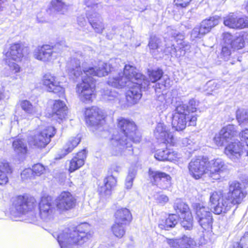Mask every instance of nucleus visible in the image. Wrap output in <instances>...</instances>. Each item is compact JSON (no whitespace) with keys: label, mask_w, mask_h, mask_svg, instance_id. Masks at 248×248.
I'll return each instance as SVG.
<instances>
[{"label":"nucleus","mask_w":248,"mask_h":248,"mask_svg":"<svg viewBox=\"0 0 248 248\" xmlns=\"http://www.w3.org/2000/svg\"><path fill=\"white\" fill-rule=\"evenodd\" d=\"M85 115L86 124L90 126L95 127L102 125L105 121L102 111L96 107L87 108Z\"/></svg>","instance_id":"dca6fc26"},{"label":"nucleus","mask_w":248,"mask_h":248,"mask_svg":"<svg viewBox=\"0 0 248 248\" xmlns=\"http://www.w3.org/2000/svg\"><path fill=\"white\" fill-rule=\"evenodd\" d=\"M230 47H231L230 46L225 45L223 46L222 48L220 57L225 61H227L229 59L231 54Z\"/></svg>","instance_id":"5fc2aeb1"},{"label":"nucleus","mask_w":248,"mask_h":248,"mask_svg":"<svg viewBox=\"0 0 248 248\" xmlns=\"http://www.w3.org/2000/svg\"><path fill=\"white\" fill-rule=\"evenodd\" d=\"M76 202V199L70 192L63 191L56 198L55 204L59 210L63 211L73 208Z\"/></svg>","instance_id":"a211bd4d"},{"label":"nucleus","mask_w":248,"mask_h":248,"mask_svg":"<svg viewBox=\"0 0 248 248\" xmlns=\"http://www.w3.org/2000/svg\"><path fill=\"white\" fill-rule=\"evenodd\" d=\"M237 134L235 126L232 124H229L223 127L218 133L216 134L213 141L217 146H222L224 143L232 140Z\"/></svg>","instance_id":"ddd939ff"},{"label":"nucleus","mask_w":248,"mask_h":248,"mask_svg":"<svg viewBox=\"0 0 248 248\" xmlns=\"http://www.w3.org/2000/svg\"><path fill=\"white\" fill-rule=\"evenodd\" d=\"M220 17L215 16L203 20L199 27H195L191 31V37L194 40L201 38L209 32L211 29L219 23Z\"/></svg>","instance_id":"9b49d317"},{"label":"nucleus","mask_w":248,"mask_h":248,"mask_svg":"<svg viewBox=\"0 0 248 248\" xmlns=\"http://www.w3.org/2000/svg\"><path fill=\"white\" fill-rule=\"evenodd\" d=\"M132 219V217L130 211L126 208L119 209L115 213V221L116 222L128 224Z\"/></svg>","instance_id":"7c9ffc66"},{"label":"nucleus","mask_w":248,"mask_h":248,"mask_svg":"<svg viewBox=\"0 0 248 248\" xmlns=\"http://www.w3.org/2000/svg\"><path fill=\"white\" fill-rule=\"evenodd\" d=\"M136 174V171L134 170H130L125 180V186L126 189H130L133 186V181Z\"/></svg>","instance_id":"603ef678"},{"label":"nucleus","mask_w":248,"mask_h":248,"mask_svg":"<svg viewBox=\"0 0 248 248\" xmlns=\"http://www.w3.org/2000/svg\"><path fill=\"white\" fill-rule=\"evenodd\" d=\"M245 148V145H243L239 140H236L226 146L224 153L232 161L237 162L243 155L248 156Z\"/></svg>","instance_id":"f8f14e48"},{"label":"nucleus","mask_w":248,"mask_h":248,"mask_svg":"<svg viewBox=\"0 0 248 248\" xmlns=\"http://www.w3.org/2000/svg\"><path fill=\"white\" fill-rule=\"evenodd\" d=\"M51 4L53 10L62 14L67 11L68 7V5L61 0H52Z\"/></svg>","instance_id":"a19ab883"},{"label":"nucleus","mask_w":248,"mask_h":248,"mask_svg":"<svg viewBox=\"0 0 248 248\" xmlns=\"http://www.w3.org/2000/svg\"><path fill=\"white\" fill-rule=\"evenodd\" d=\"M78 24L80 27H84L87 24L85 17L83 16H80L77 18Z\"/></svg>","instance_id":"0e129e2a"},{"label":"nucleus","mask_w":248,"mask_h":248,"mask_svg":"<svg viewBox=\"0 0 248 248\" xmlns=\"http://www.w3.org/2000/svg\"><path fill=\"white\" fill-rule=\"evenodd\" d=\"M118 93L112 89L105 90L103 94V99L106 101H117L118 100Z\"/></svg>","instance_id":"09e8293b"},{"label":"nucleus","mask_w":248,"mask_h":248,"mask_svg":"<svg viewBox=\"0 0 248 248\" xmlns=\"http://www.w3.org/2000/svg\"><path fill=\"white\" fill-rule=\"evenodd\" d=\"M246 193L243 191L242 185L239 182H229L228 191L223 198L221 193L214 192L210 197L211 208L214 213L219 215L230 210L232 205L239 204L246 197Z\"/></svg>","instance_id":"7ed1b4c3"},{"label":"nucleus","mask_w":248,"mask_h":248,"mask_svg":"<svg viewBox=\"0 0 248 248\" xmlns=\"http://www.w3.org/2000/svg\"><path fill=\"white\" fill-rule=\"evenodd\" d=\"M62 49V46L59 44L54 46H50L48 45H43L38 47L34 51V57L39 60L44 62L50 61L52 58L57 56V54L60 53Z\"/></svg>","instance_id":"6e6552de"},{"label":"nucleus","mask_w":248,"mask_h":248,"mask_svg":"<svg viewBox=\"0 0 248 248\" xmlns=\"http://www.w3.org/2000/svg\"><path fill=\"white\" fill-rule=\"evenodd\" d=\"M40 218L45 222L52 221L54 217L56 211L55 204L50 197H44L39 204Z\"/></svg>","instance_id":"9d476101"},{"label":"nucleus","mask_w":248,"mask_h":248,"mask_svg":"<svg viewBox=\"0 0 248 248\" xmlns=\"http://www.w3.org/2000/svg\"><path fill=\"white\" fill-rule=\"evenodd\" d=\"M193 207L196 215L195 219L201 227L205 230L211 229L213 219L209 208L200 203L194 204Z\"/></svg>","instance_id":"0eeeda50"},{"label":"nucleus","mask_w":248,"mask_h":248,"mask_svg":"<svg viewBox=\"0 0 248 248\" xmlns=\"http://www.w3.org/2000/svg\"><path fill=\"white\" fill-rule=\"evenodd\" d=\"M157 100L158 101L163 103V105H164L165 103H166L165 94L163 93H161L160 94L158 95Z\"/></svg>","instance_id":"338daca9"},{"label":"nucleus","mask_w":248,"mask_h":248,"mask_svg":"<svg viewBox=\"0 0 248 248\" xmlns=\"http://www.w3.org/2000/svg\"><path fill=\"white\" fill-rule=\"evenodd\" d=\"M126 225V224L116 222L115 221L114 223L111 226V231L114 235L118 238H122L125 233V226Z\"/></svg>","instance_id":"58836bf2"},{"label":"nucleus","mask_w":248,"mask_h":248,"mask_svg":"<svg viewBox=\"0 0 248 248\" xmlns=\"http://www.w3.org/2000/svg\"><path fill=\"white\" fill-rule=\"evenodd\" d=\"M239 138L240 139V142L245 145L247 150V155H248V129H246L243 130L239 134Z\"/></svg>","instance_id":"864d4df0"},{"label":"nucleus","mask_w":248,"mask_h":248,"mask_svg":"<svg viewBox=\"0 0 248 248\" xmlns=\"http://www.w3.org/2000/svg\"><path fill=\"white\" fill-rule=\"evenodd\" d=\"M161 40L155 36H151L148 46L150 49L152 50L157 49L158 51H162L163 49L160 48Z\"/></svg>","instance_id":"8fccbe9b"},{"label":"nucleus","mask_w":248,"mask_h":248,"mask_svg":"<svg viewBox=\"0 0 248 248\" xmlns=\"http://www.w3.org/2000/svg\"><path fill=\"white\" fill-rule=\"evenodd\" d=\"M44 170V167L42 164L38 163L33 166L32 169H26L24 170L21 173V176L22 179H25L30 177V174L32 173L39 176L42 174Z\"/></svg>","instance_id":"c9c22d12"},{"label":"nucleus","mask_w":248,"mask_h":248,"mask_svg":"<svg viewBox=\"0 0 248 248\" xmlns=\"http://www.w3.org/2000/svg\"><path fill=\"white\" fill-rule=\"evenodd\" d=\"M52 112L53 116L56 115L61 120L64 118L67 112V108L64 102L60 100H55L53 104Z\"/></svg>","instance_id":"2f4dec72"},{"label":"nucleus","mask_w":248,"mask_h":248,"mask_svg":"<svg viewBox=\"0 0 248 248\" xmlns=\"http://www.w3.org/2000/svg\"><path fill=\"white\" fill-rule=\"evenodd\" d=\"M155 138L164 143H172L173 137L169 133V129L163 123H158L154 130Z\"/></svg>","instance_id":"b1692460"},{"label":"nucleus","mask_w":248,"mask_h":248,"mask_svg":"<svg viewBox=\"0 0 248 248\" xmlns=\"http://www.w3.org/2000/svg\"><path fill=\"white\" fill-rule=\"evenodd\" d=\"M207 160L200 157L194 158L189 163L188 169L190 174L195 179H199L207 171Z\"/></svg>","instance_id":"2eb2a0df"},{"label":"nucleus","mask_w":248,"mask_h":248,"mask_svg":"<svg viewBox=\"0 0 248 248\" xmlns=\"http://www.w3.org/2000/svg\"><path fill=\"white\" fill-rule=\"evenodd\" d=\"M12 147L15 153L19 156H24L28 152L27 142L24 139L13 138Z\"/></svg>","instance_id":"bb28decb"},{"label":"nucleus","mask_w":248,"mask_h":248,"mask_svg":"<svg viewBox=\"0 0 248 248\" xmlns=\"http://www.w3.org/2000/svg\"><path fill=\"white\" fill-rule=\"evenodd\" d=\"M168 34L171 36V37L175 40H182L183 39V35L181 34L179 31L173 30L170 28L168 29ZM177 41V40H176Z\"/></svg>","instance_id":"6e6d98bb"},{"label":"nucleus","mask_w":248,"mask_h":248,"mask_svg":"<svg viewBox=\"0 0 248 248\" xmlns=\"http://www.w3.org/2000/svg\"><path fill=\"white\" fill-rule=\"evenodd\" d=\"M187 107L186 104L177 106L172 115L171 124L172 127L177 131L184 130L190 119V116L187 113Z\"/></svg>","instance_id":"423d86ee"},{"label":"nucleus","mask_w":248,"mask_h":248,"mask_svg":"<svg viewBox=\"0 0 248 248\" xmlns=\"http://www.w3.org/2000/svg\"><path fill=\"white\" fill-rule=\"evenodd\" d=\"M174 209L177 213H181V216H186L191 213L188 205L180 200H177L174 204Z\"/></svg>","instance_id":"ea45409f"},{"label":"nucleus","mask_w":248,"mask_h":248,"mask_svg":"<svg viewBox=\"0 0 248 248\" xmlns=\"http://www.w3.org/2000/svg\"><path fill=\"white\" fill-rule=\"evenodd\" d=\"M42 82L49 92L56 93L59 97H63L64 94V89L59 85L60 82L56 80V78L51 74L47 73L43 78Z\"/></svg>","instance_id":"6ab92c4d"},{"label":"nucleus","mask_w":248,"mask_h":248,"mask_svg":"<svg viewBox=\"0 0 248 248\" xmlns=\"http://www.w3.org/2000/svg\"><path fill=\"white\" fill-rule=\"evenodd\" d=\"M117 181L112 175L108 176L104 180V184L98 188V191L102 196L110 194L111 190L115 186Z\"/></svg>","instance_id":"a878e982"},{"label":"nucleus","mask_w":248,"mask_h":248,"mask_svg":"<svg viewBox=\"0 0 248 248\" xmlns=\"http://www.w3.org/2000/svg\"><path fill=\"white\" fill-rule=\"evenodd\" d=\"M245 41L242 36L235 37L230 45V46L234 49H239L244 46Z\"/></svg>","instance_id":"3c124183"},{"label":"nucleus","mask_w":248,"mask_h":248,"mask_svg":"<svg viewBox=\"0 0 248 248\" xmlns=\"http://www.w3.org/2000/svg\"><path fill=\"white\" fill-rule=\"evenodd\" d=\"M36 205L35 199L27 196H18L16 197L10 209L11 217H20L29 211H31Z\"/></svg>","instance_id":"39448f33"},{"label":"nucleus","mask_w":248,"mask_h":248,"mask_svg":"<svg viewBox=\"0 0 248 248\" xmlns=\"http://www.w3.org/2000/svg\"><path fill=\"white\" fill-rule=\"evenodd\" d=\"M163 79H164V81L160 83H158L157 85H156V89H155V91L156 92H157V89H164L165 87H167L168 86L167 85V79H165L164 78H163Z\"/></svg>","instance_id":"69168bd1"},{"label":"nucleus","mask_w":248,"mask_h":248,"mask_svg":"<svg viewBox=\"0 0 248 248\" xmlns=\"http://www.w3.org/2000/svg\"><path fill=\"white\" fill-rule=\"evenodd\" d=\"M79 60L73 58L70 62L69 74L73 79H77L81 77L82 82L77 85V93H78L80 100L87 103L92 101L94 96L93 93V88L94 86V79L92 76H96L99 77H104L111 72L110 64L101 62L95 68L86 67L82 64V71L80 66Z\"/></svg>","instance_id":"f257e3e1"},{"label":"nucleus","mask_w":248,"mask_h":248,"mask_svg":"<svg viewBox=\"0 0 248 248\" xmlns=\"http://www.w3.org/2000/svg\"><path fill=\"white\" fill-rule=\"evenodd\" d=\"M166 243L173 248H180L179 239H166Z\"/></svg>","instance_id":"13d9d810"},{"label":"nucleus","mask_w":248,"mask_h":248,"mask_svg":"<svg viewBox=\"0 0 248 248\" xmlns=\"http://www.w3.org/2000/svg\"><path fill=\"white\" fill-rule=\"evenodd\" d=\"M187 107V113L190 116V119L189 120V124L194 126L196 124L197 117L196 114L193 113L197 110V107L198 105V102L194 99H191L188 102V105H186Z\"/></svg>","instance_id":"473e14b6"},{"label":"nucleus","mask_w":248,"mask_h":248,"mask_svg":"<svg viewBox=\"0 0 248 248\" xmlns=\"http://www.w3.org/2000/svg\"><path fill=\"white\" fill-rule=\"evenodd\" d=\"M155 157L159 161H173L179 158V155L177 152L166 148L157 150Z\"/></svg>","instance_id":"393cba45"},{"label":"nucleus","mask_w":248,"mask_h":248,"mask_svg":"<svg viewBox=\"0 0 248 248\" xmlns=\"http://www.w3.org/2000/svg\"><path fill=\"white\" fill-rule=\"evenodd\" d=\"M179 243L180 248H192L195 245L194 240L186 235L179 238Z\"/></svg>","instance_id":"c03bdc74"},{"label":"nucleus","mask_w":248,"mask_h":248,"mask_svg":"<svg viewBox=\"0 0 248 248\" xmlns=\"http://www.w3.org/2000/svg\"><path fill=\"white\" fill-rule=\"evenodd\" d=\"M121 170V168L117 165H113L110 168V171L112 173L116 172H119Z\"/></svg>","instance_id":"774afa93"},{"label":"nucleus","mask_w":248,"mask_h":248,"mask_svg":"<svg viewBox=\"0 0 248 248\" xmlns=\"http://www.w3.org/2000/svg\"><path fill=\"white\" fill-rule=\"evenodd\" d=\"M116 27L115 26H113L110 30H108L106 34V37L109 40H111L116 33Z\"/></svg>","instance_id":"e2e57ef3"},{"label":"nucleus","mask_w":248,"mask_h":248,"mask_svg":"<svg viewBox=\"0 0 248 248\" xmlns=\"http://www.w3.org/2000/svg\"><path fill=\"white\" fill-rule=\"evenodd\" d=\"M86 17L89 23L94 32L101 34L105 29L103 19L99 12L89 11L86 14Z\"/></svg>","instance_id":"aec40b11"},{"label":"nucleus","mask_w":248,"mask_h":248,"mask_svg":"<svg viewBox=\"0 0 248 248\" xmlns=\"http://www.w3.org/2000/svg\"><path fill=\"white\" fill-rule=\"evenodd\" d=\"M226 26L233 29H243L248 27V17L247 16L238 17L235 16H230L224 20Z\"/></svg>","instance_id":"4be33fe9"},{"label":"nucleus","mask_w":248,"mask_h":248,"mask_svg":"<svg viewBox=\"0 0 248 248\" xmlns=\"http://www.w3.org/2000/svg\"><path fill=\"white\" fill-rule=\"evenodd\" d=\"M148 74L150 80L152 82H156L160 80L163 76V72L159 68L153 70H148Z\"/></svg>","instance_id":"37998d69"},{"label":"nucleus","mask_w":248,"mask_h":248,"mask_svg":"<svg viewBox=\"0 0 248 248\" xmlns=\"http://www.w3.org/2000/svg\"><path fill=\"white\" fill-rule=\"evenodd\" d=\"M12 172V168L7 162H0V185L6 184L8 182L7 174Z\"/></svg>","instance_id":"f704fd0d"},{"label":"nucleus","mask_w":248,"mask_h":248,"mask_svg":"<svg viewBox=\"0 0 248 248\" xmlns=\"http://www.w3.org/2000/svg\"><path fill=\"white\" fill-rule=\"evenodd\" d=\"M234 37L228 32H225L223 34V40L227 46H230Z\"/></svg>","instance_id":"052dcab7"},{"label":"nucleus","mask_w":248,"mask_h":248,"mask_svg":"<svg viewBox=\"0 0 248 248\" xmlns=\"http://www.w3.org/2000/svg\"><path fill=\"white\" fill-rule=\"evenodd\" d=\"M191 1V0H174V2L177 6L185 7L189 4Z\"/></svg>","instance_id":"680f3d73"},{"label":"nucleus","mask_w":248,"mask_h":248,"mask_svg":"<svg viewBox=\"0 0 248 248\" xmlns=\"http://www.w3.org/2000/svg\"><path fill=\"white\" fill-rule=\"evenodd\" d=\"M122 73L123 75L127 76L135 82L142 81L144 78V76L141 73L138 72L135 67L130 64L124 65V71Z\"/></svg>","instance_id":"c85d7f7f"},{"label":"nucleus","mask_w":248,"mask_h":248,"mask_svg":"<svg viewBox=\"0 0 248 248\" xmlns=\"http://www.w3.org/2000/svg\"><path fill=\"white\" fill-rule=\"evenodd\" d=\"M142 81L136 82L129 87V90L126 93V99L130 104H136L141 98Z\"/></svg>","instance_id":"5701e85b"},{"label":"nucleus","mask_w":248,"mask_h":248,"mask_svg":"<svg viewBox=\"0 0 248 248\" xmlns=\"http://www.w3.org/2000/svg\"><path fill=\"white\" fill-rule=\"evenodd\" d=\"M155 200L158 203L164 205L169 201V198L166 195L161 194L157 195Z\"/></svg>","instance_id":"bf43d9fd"},{"label":"nucleus","mask_w":248,"mask_h":248,"mask_svg":"<svg viewBox=\"0 0 248 248\" xmlns=\"http://www.w3.org/2000/svg\"><path fill=\"white\" fill-rule=\"evenodd\" d=\"M166 44L165 48L162 52L165 53L166 55H170L171 57H179L181 56L184 55L185 51L181 47H180L177 50L174 47V45L171 42H167L165 40Z\"/></svg>","instance_id":"72a5a7b5"},{"label":"nucleus","mask_w":248,"mask_h":248,"mask_svg":"<svg viewBox=\"0 0 248 248\" xmlns=\"http://www.w3.org/2000/svg\"><path fill=\"white\" fill-rule=\"evenodd\" d=\"M236 118L240 124H248V109H238L236 111Z\"/></svg>","instance_id":"a18cd8bd"},{"label":"nucleus","mask_w":248,"mask_h":248,"mask_svg":"<svg viewBox=\"0 0 248 248\" xmlns=\"http://www.w3.org/2000/svg\"><path fill=\"white\" fill-rule=\"evenodd\" d=\"M80 141V138L79 137H71L67 141L63 148L60 153L58 155V156L57 159H61L64 157L66 155L71 153L73 150L79 144Z\"/></svg>","instance_id":"c756f323"},{"label":"nucleus","mask_w":248,"mask_h":248,"mask_svg":"<svg viewBox=\"0 0 248 248\" xmlns=\"http://www.w3.org/2000/svg\"><path fill=\"white\" fill-rule=\"evenodd\" d=\"M20 105L22 109L28 114L34 115L37 112L36 108L33 107L31 103L28 100L22 101Z\"/></svg>","instance_id":"de8ad7c7"},{"label":"nucleus","mask_w":248,"mask_h":248,"mask_svg":"<svg viewBox=\"0 0 248 248\" xmlns=\"http://www.w3.org/2000/svg\"><path fill=\"white\" fill-rule=\"evenodd\" d=\"M181 142L183 146L187 147L190 150H195L194 143L191 140L188 138H184L181 140Z\"/></svg>","instance_id":"4d7b16f0"},{"label":"nucleus","mask_w":248,"mask_h":248,"mask_svg":"<svg viewBox=\"0 0 248 248\" xmlns=\"http://www.w3.org/2000/svg\"><path fill=\"white\" fill-rule=\"evenodd\" d=\"M85 5L88 8L86 14L89 11L99 12L103 8V5L100 0H84Z\"/></svg>","instance_id":"4c0bfd02"},{"label":"nucleus","mask_w":248,"mask_h":248,"mask_svg":"<svg viewBox=\"0 0 248 248\" xmlns=\"http://www.w3.org/2000/svg\"><path fill=\"white\" fill-rule=\"evenodd\" d=\"M88 225L82 224L76 227L65 228L52 235L56 238L61 248H78L91 237L88 232Z\"/></svg>","instance_id":"20e7f679"},{"label":"nucleus","mask_w":248,"mask_h":248,"mask_svg":"<svg viewBox=\"0 0 248 248\" xmlns=\"http://www.w3.org/2000/svg\"><path fill=\"white\" fill-rule=\"evenodd\" d=\"M55 133L56 129L53 126H47L38 134L32 138L31 140H29V143L35 148H44L50 142V139L54 136Z\"/></svg>","instance_id":"1a4fd4ad"},{"label":"nucleus","mask_w":248,"mask_h":248,"mask_svg":"<svg viewBox=\"0 0 248 248\" xmlns=\"http://www.w3.org/2000/svg\"><path fill=\"white\" fill-rule=\"evenodd\" d=\"M136 82L127 76L123 75L122 73H119L117 75L109 77L108 81L109 85L118 88L124 87H130Z\"/></svg>","instance_id":"412c9836"},{"label":"nucleus","mask_w":248,"mask_h":248,"mask_svg":"<svg viewBox=\"0 0 248 248\" xmlns=\"http://www.w3.org/2000/svg\"><path fill=\"white\" fill-rule=\"evenodd\" d=\"M179 219V216L173 214L169 216V217L166 219L164 225V229L169 230L172 228L177 224Z\"/></svg>","instance_id":"79ce46f5"},{"label":"nucleus","mask_w":248,"mask_h":248,"mask_svg":"<svg viewBox=\"0 0 248 248\" xmlns=\"http://www.w3.org/2000/svg\"><path fill=\"white\" fill-rule=\"evenodd\" d=\"M183 218L181 221V226L186 230H191L193 228L192 216L191 213H188L186 216H182Z\"/></svg>","instance_id":"49530a36"},{"label":"nucleus","mask_w":248,"mask_h":248,"mask_svg":"<svg viewBox=\"0 0 248 248\" xmlns=\"http://www.w3.org/2000/svg\"><path fill=\"white\" fill-rule=\"evenodd\" d=\"M149 175L153 184L162 189H167L171 186V177L165 172L149 169Z\"/></svg>","instance_id":"4468645a"},{"label":"nucleus","mask_w":248,"mask_h":248,"mask_svg":"<svg viewBox=\"0 0 248 248\" xmlns=\"http://www.w3.org/2000/svg\"><path fill=\"white\" fill-rule=\"evenodd\" d=\"M118 121L121 132L113 135L111 140L112 154L118 155L125 149L133 153L131 142L139 143L141 139L140 135L136 131L137 126L133 121L124 118L119 119Z\"/></svg>","instance_id":"f03ea898"},{"label":"nucleus","mask_w":248,"mask_h":248,"mask_svg":"<svg viewBox=\"0 0 248 248\" xmlns=\"http://www.w3.org/2000/svg\"><path fill=\"white\" fill-rule=\"evenodd\" d=\"M86 158V150L83 149L77 153L70 162L69 170L71 172L75 171L82 166Z\"/></svg>","instance_id":"cd10ccee"},{"label":"nucleus","mask_w":248,"mask_h":248,"mask_svg":"<svg viewBox=\"0 0 248 248\" xmlns=\"http://www.w3.org/2000/svg\"><path fill=\"white\" fill-rule=\"evenodd\" d=\"M23 56L22 49L20 44L12 45L10 48L9 57L15 61H20Z\"/></svg>","instance_id":"e433bc0d"},{"label":"nucleus","mask_w":248,"mask_h":248,"mask_svg":"<svg viewBox=\"0 0 248 248\" xmlns=\"http://www.w3.org/2000/svg\"><path fill=\"white\" fill-rule=\"evenodd\" d=\"M207 164V171L209 172L210 176L215 180L219 179L221 173L228 170L227 165L221 158L211 160Z\"/></svg>","instance_id":"f3484780"}]
</instances>
